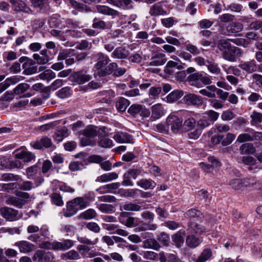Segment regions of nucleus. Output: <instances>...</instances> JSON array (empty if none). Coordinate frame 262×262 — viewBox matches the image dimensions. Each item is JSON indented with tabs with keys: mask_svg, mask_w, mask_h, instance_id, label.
Here are the masks:
<instances>
[{
	"mask_svg": "<svg viewBox=\"0 0 262 262\" xmlns=\"http://www.w3.org/2000/svg\"><path fill=\"white\" fill-rule=\"evenodd\" d=\"M93 56L97 60L93 67L95 78H96L97 76L106 77L112 74L113 71L117 67L116 62H112L108 64L110 61L109 57L102 52L97 53Z\"/></svg>",
	"mask_w": 262,
	"mask_h": 262,
	"instance_id": "nucleus-1",
	"label": "nucleus"
},
{
	"mask_svg": "<svg viewBox=\"0 0 262 262\" xmlns=\"http://www.w3.org/2000/svg\"><path fill=\"white\" fill-rule=\"evenodd\" d=\"M219 48L222 51V57L230 61H235V54L241 55V49L232 46L228 40H222L219 45Z\"/></svg>",
	"mask_w": 262,
	"mask_h": 262,
	"instance_id": "nucleus-2",
	"label": "nucleus"
},
{
	"mask_svg": "<svg viewBox=\"0 0 262 262\" xmlns=\"http://www.w3.org/2000/svg\"><path fill=\"white\" fill-rule=\"evenodd\" d=\"M92 78V76L85 70L73 72L69 77L71 82L76 83L78 84H83L89 81Z\"/></svg>",
	"mask_w": 262,
	"mask_h": 262,
	"instance_id": "nucleus-3",
	"label": "nucleus"
},
{
	"mask_svg": "<svg viewBox=\"0 0 262 262\" xmlns=\"http://www.w3.org/2000/svg\"><path fill=\"white\" fill-rule=\"evenodd\" d=\"M166 123L168 126H170L171 130L173 133H178L181 130L182 119L177 116L170 115L166 119Z\"/></svg>",
	"mask_w": 262,
	"mask_h": 262,
	"instance_id": "nucleus-4",
	"label": "nucleus"
},
{
	"mask_svg": "<svg viewBox=\"0 0 262 262\" xmlns=\"http://www.w3.org/2000/svg\"><path fill=\"white\" fill-rule=\"evenodd\" d=\"M33 258L36 262H54L53 254L50 252H45L43 250L37 251Z\"/></svg>",
	"mask_w": 262,
	"mask_h": 262,
	"instance_id": "nucleus-5",
	"label": "nucleus"
},
{
	"mask_svg": "<svg viewBox=\"0 0 262 262\" xmlns=\"http://www.w3.org/2000/svg\"><path fill=\"white\" fill-rule=\"evenodd\" d=\"M129 55V51L125 47L121 46L116 48L111 54V57L113 59H126Z\"/></svg>",
	"mask_w": 262,
	"mask_h": 262,
	"instance_id": "nucleus-6",
	"label": "nucleus"
},
{
	"mask_svg": "<svg viewBox=\"0 0 262 262\" xmlns=\"http://www.w3.org/2000/svg\"><path fill=\"white\" fill-rule=\"evenodd\" d=\"M167 61L165 55L160 52L153 53L149 65L151 66H160L165 63Z\"/></svg>",
	"mask_w": 262,
	"mask_h": 262,
	"instance_id": "nucleus-7",
	"label": "nucleus"
},
{
	"mask_svg": "<svg viewBox=\"0 0 262 262\" xmlns=\"http://www.w3.org/2000/svg\"><path fill=\"white\" fill-rule=\"evenodd\" d=\"M74 245V242L71 239H64L61 242H54L51 244L52 249L56 251H66Z\"/></svg>",
	"mask_w": 262,
	"mask_h": 262,
	"instance_id": "nucleus-8",
	"label": "nucleus"
},
{
	"mask_svg": "<svg viewBox=\"0 0 262 262\" xmlns=\"http://www.w3.org/2000/svg\"><path fill=\"white\" fill-rule=\"evenodd\" d=\"M183 100L188 105L201 106L203 104V100L202 98L195 94H188L186 95Z\"/></svg>",
	"mask_w": 262,
	"mask_h": 262,
	"instance_id": "nucleus-9",
	"label": "nucleus"
},
{
	"mask_svg": "<svg viewBox=\"0 0 262 262\" xmlns=\"http://www.w3.org/2000/svg\"><path fill=\"white\" fill-rule=\"evenodd\" d=\"M96 8L98 13L103 15L111 16L113 19L120 16V13L118 11L107 6L97 5Z\"/></svg>",
	"mask_w": 262,
	"mask_h": 262,
	"instance_id": "nucleus-10",
	"label": "nucleus"
},
{
	"mask_svg": "<svg viewBox=\"0 0 262 262\" xmlns=\"http://www.w3.org/2000/svg\"><path fill=\"white\" fill-rule=\"evenodd\" d=\"M114 139L119 143H133V137L126 132H118L113 137Z\"/></svg>",
	"mask_w": 262,
	"mask_h": 262,
	"instance_id": "nucleus-11",
	"label": "nucleus"
},
{
	"mask_svg": "<svg viewBox=\"0 0 262 262\" xmlns=\"http://www.w3.org/2000/svg\"><path fill=\"white\" fill-rule=\"evenodd\" d=\"M238 67L247 73L251 74L256 72V61L254 59L243 61L238 65Z\"/></svg>",
	"mask_w": 262,
	"mask_h": 262,
	"instance_id": "nucleus-12",
	"label": "nucleus"
},
{
	"mask_svg": "<svg viewBox=\"0 0 262 262\" xmlns=\"http://www.w3.org/2000/svg\"><path fill=\"white\" fill-rule=\"evenodd\" d=\"M31 145L35 149H41L43 147H52L53 144L51 140L45 136L41 138L39 140L31 143Z\"/></svg>",
	"mask_w": 262,
	"mask_h": 262,
	"instance_id": "nucleus-13",
	"label": "nucleus"
},
{
	"mask_svg": "<svg viewBox=\"0 0 262 262\" xmlns=\"http://www.w3.org/2000/svg\"><path fill=\"white\" fill-rule=\"evenodd\" d=\"M186 234L185 230H180L171 236L172 244L177 248H181L184 245V236Z\"/></svg>",
	"mask_w": 262,
	"mask_h": 262,
	"instance_id": "nucleus-14",
	"label": "nucleus"
},
{
	"mask_svg": "<svg viewBox=\"0 0 262 262\" xmlns=\"http://www.w3.org/2000/svg\"><path fill=\"white\" fill-rule=\"evenodd\" d=\"M188 230L191 234L201 235L206 231V228L199 223L190 221L188 223Z\"/></svg>",
	"mask_w": 262,
	"mask_h": 262,
	"instance_id": "nucleus-15",
	"label": "nucleus"
},
{
	"mask_svg": "<svg viewBox=\"0 0 262 262\" xmlns=\"http://www.w3.org/2000/svg\"><path fill=\"white\" fill-rule=\"evenodd\" d=\"M2 216L9 221H14L17 219L18 212L14 209L9 207H4L1 209Z\"/></svg>",
	"mask_w": 262,
	"mask_h": 262,
	"instance_id": "nucleus-16",
	"label": "nucleus"
},
{
	"mask_svg": "<svg viewBox=\"0 0 262 262\" xmlns=\"http://www.w3.org/2000/svg\"><path fill=\"white\" fill-rule=\"evenodd\" d=\"M202 242V238L199 237L193 234L188 235L186 238V245L191 249L196 248Z\"/></svg>",
	"mask_w": 262,
	"mask_h": 262,
	"instance_id": "nucleus-17",
	"label": "nucleus"
},
{
	"mask_svg": "<svg viewBox=\"0 0 262 262\" xmlns=\"http://www.w3.org/2000/svg\"><path fill=\"white\" fill-rule=\"evenodd\" d=\"M14 246L18 247L20 252L28 253L34 248V245L26 241H21L16 242Z\"/></svg>",
	"mask_w": 262,
	"mask_h": 262,
	"instance_id": "nucleus-18",
	"label": "nucleus"
},
{
	"mask_svg": "<svg viewBox=\"0 0 262 262\" xmlns=\"http://www.w3.org/2000/svg\"><path fill=\"white\" fill-rule=\"evenodd\" d=\"M149 14L151 16L157 17L160 15H167L168 13L161 5L158 3L151 6L149 9Z\"/></svg>",
	"mask_w": 262,
	"mask_h": 262,
	"instance_id": "nucleus-19",
	"label": "nucleus"
},
{
	"mask_svg": "<svg viewBox=\"0 0 262 262\" xmlns=\"http://www.w3.org/2000/svg\"><path fill=\"white\" fill-rule=\"evenodd\" d=\"M142 247L144 248L151 249L156 251L159 250L161 248L160 244L154 237L144 240L143 242Z\"/></svg>",
	"mask_w": 262,
	"mask_h": 262,
	"instance_id": "nucleus-20",
	"label": "nucleus"
},
{
	"mask_svg": "<svg viewBox=\"0 0 262 262\" xmlns=\"http://www.w3.org/2000/svg\"><path fill=\"white\" fill-rule=\"evenodd\" d=\"M120 186V184L118 182L112 183L101 186L97 188L96 191L100 194L111 193L113 192V190L117 189Z\"/></svg>",
	"mask_w": 262,
	"mask_h": 262,
	"instance_id": "nucleus-21",
	"label": "nucleus"
},
{
	"mask_svg": "<svg viewBox=\"0 0 262 262\" xmlns=\"http://www.w3.org/2000/svg\"><path fill=\"white\" fill-rule=\"evenodd\" d=\"M22 67L25 75H32L37 72V66H35V62L32 59L27 63H24Z\"/></svg>",
	"mask_w": 262,
	"mask_h": 262,
	"instance_id": "nucleus-22",
	"label": "nucleus"
},
{
	"mask_svg": "<svg viewBox=\"0 0 262 262\" xmlns=\"http://www.w3.org/2000/svg\"><path fill=\"white\" fill-rule=\"evenodd\" d=\"M185 64L184 63L183 65H178V63L174 61L170 60L167 62L166 66L164 68V72L169 75H171L174 73V68H176L177 69L181 70L183 69L184 66Z\"/></svg>",
	"mask_w": 262,
	"mask_h": 262,
	"instance_id": "nucleus-23",
	"label": "nucleus"
},
{
	"mask_svg": "<svg viewBox=\"0 0 262 262\" xmlns=\"http://www.w3.org/2000/svg\"><path fill=\"white\" fill-rule=\"evenodd\" d=\"M118 177V174L116 172L106 173L98 177L96 179V182L106 183L117 179Z\"/></svg>",
	"mask_w": 262,
	"mask_h": 262,
	"instance_id": "nucleus-24",
	"label": "nucleus"
},
{
	"mask_svg": "<svg viewBox=\"0 0 262 262\" xmlns=\"http://www.w3.org/2000/svg\"><path fill=\"white\" fill-rule=\"evenodd\" d=\"M138 186L145 189H152L156 186V183L151 179H142L138 181L137 183Z\"/></svg>",
	"mask_w": 262,
	"mask_h": 262,
	"instance_id": "nucleus-25",
	"label": "nucleus"
},
{
	"mask_svg": "<svg viewBox=\"0 0 262 262\" xmlns=\"http://www.w3.org/2000/svg\"><path fill=\"white\" fill-rule=\"evenodd\" d=\"M239 151L242 155H253L256 149L252 144L246 143L241 145Z\"/></svg>",
	"mask_w": 262,
	"mask_h": 262,
	"instance_id": "nucleus-26",
	"label": "nucleus"
},
{
	"mask_svg": "<svg viewBox=\"0 0 262 262\" xmlns=\"http://www.w3.org/2000/svg\"><path fill=\"white\" fill-rule=\"evenodd\" d=\"M80 135L94 138L97 135V127L92 125H88L80 132Z\"/></svg>",
	"mask_w": 262,
	"mask_h": 262,
	"instance_id": "nucleus-27",
	"label": "nucleus"
},
{
	"mask_svg": "<svg viewBox=\"0 0 262 262\" xmlns=\"http://www.w3.org/2000/svg\"><path fill=\"white\" fill-rule=\"evenodd\" d=\"M69 135V129L66 126H63L56 130L53 137L55 140L60 142L62 141L64 138L68 137Z\"/></svg>",
	"mask_w": 262,
	"mask_h": 262,
	"instance_id": "nucleus-28",
	"label": "nucleus"
},
{
	"mask_svg": "<svg viewBox=\"0 0 262 262\" xmlns=\"http://www.w3.org/2000/svg\"><path fill=\"white\" fill-rule=\"evenodd\" d=\"M130 102L124 97H119L116 103L117 110L120 112H124L129 106Z\"/></svg>",
	"mask_w": 262,
	"mask_h": 262,
	"instance_id": "nucleus-29",
	"label": "nucleus"
},
{
	"mask_svg": "<svg viewBox=\"0 0 262 262\" xmlns=\"http://www.w3.org/2000/svg\"><path fill=\"white\" fill-rule=\"evenodd\" d=\"M212 256V252L210 248L204 249L194 262H205Z\"/></svg>",
	"mask_w": 262,
	"mask_h": 262,
	"instance_id": "nucleus-30",
	"label": "nucleus"
},
{
	"mask_svg": "<svg viewBox=\"0 0 262 262\" xmlns=\"http://www.w3.org/2000/svg\"><path fill=\"white\" fill-rule=\"evenodd\" d=\"M92 26L95 29L107 30L110 28L106 22L97 17L94 18Z\"/></svg>",
	"mask_w": 262,
	"mask_h": 262,
	"instance_id": "nucleus-31",
	"label": "nucleus"
},
{
	"mask_svg": "<svg viewBox=\"0 0 262 262\" xmlns=\"http://www.w3.org/2000/svg\"><path fill=\"white\" fill-rule=\"evenodd\" d=\"M15 157L17 159H22L25 162H30L32 160L35 156L32 152L25 150H21L15 154Z\"/></svg>",
	"mask_w": 262,
	"mask_h": 262,
	"instance_id": "nucleus-32",
	"label": "nucleus"
},
{
	"mask_svg": "<svg viewBox=\"0 0 262 262\" xmlns=\"http://www.w3.org/2000/svg\"><path fill=\"white\" fill-rule=\"evenodd\" d=\"M14 10L16 12H23L26 13L31 14L32 13V10L26 5V4L21 1H19L16 5L13 7Z\"/></svg>",
	"mask_w": 262,
	"mask_h": 262,
	"instance_id": "nucleus-33",
	"label": "nucleus"
},
{
	"mask_svg": "<svg viewBox=\"0 0 262 262\" xmlns=\"http://www.w3.org/2000/svg\"><path fill=\"white\" fill-rule=\"evenodd\" d=\"M53 184L57 186L61 191L70 193H73L75 191L74 188L71 187L64 182L55 180L53 182Z\"/></svg>",
	"mask_w": 262,
	"mask_h": 262,
	"instance_id": "nucleus-34",
	"label": "nucleus"
},
{
	"mask_svg": "<svg viewBox=\"0 0 262 262\" xmlns=\"http://www.w3.org/2000/svg\"><path fill=\"white\" fill-rule=\"evenodd\" d=\"M243 25L239 22L230 23L227 27V31L231 33H237L243 30Z\"/></svg>",
	"mask_w": 262,
	"mask_h": 262,
	"instance_id": "nucleus-35",
	"label": "nucleus"
},
{
	"mask_svg": "<svg viewBox=\"0 0 262 262\" xmlns=\"http://www.w3.org/2000/svg\"><path fill=\"white\" fill-rule=\"evenodd\" d=\"M164 110L161 104H157L152 106L151 117L154 119H159L164 115Z\"/></svg>",
	"mask_w": 262,
	"mask_h": 262,
	"instance_id": "nucleus-36",
	"label": "nucleus"
},
{
	"mask_svg": "<svg viewBox=\"0 0 262 262\" xmlns=\"http://www.w3.org/2000/svg\"><path fill=\"white\" fill-rule=\"evenodd\" d=\"M6 202L8 205H13L20 208L25 205L26 201L24 199L17 197L12 196L8 198Z\"/></svg>",
	"mask_w": 262,
	"mask_h": 262,
	"instance_id": "nucleus-37",
	"label": "nucleus"
},
{
	"mask_svg": "<svg viewBox=\"0 0 262 262\" xmlns=\"http://www.w3.org/2000/svg\"><path fill=\"white\" fill-rule=\"evenodd\" d=\"M76 206V205L73 202V200L69 201L67 203V211L65 212L64 215L68 217L75 214L78 211V208Z\"/></svg>",
	"mask_w": 262,
	"mask_h": 262,
	"instance_id": "nucleus-38",
	"label": "nucleus"
},
{
	"mask_svg": "<svg viewBox=\"0 0 262 262\" xmlns=\"http://www.w3.org/2000/svg\"><path fill=\"white\" fill-rule=\"evenodd\" d=\"M158 228V225L156 224H150L142 222L138 227L136 228L137 231H145L146 230H156Z\"/></svg>",
	"mask_w": 262,
	"mask_h": 262,
	"instance_id": "nucleus-39",
	"label": "nucleus"
},
{
	"mask_svg": "<svg viewBox=\"0 0 262 262\" xmlns=\"http://www.w3.org/2000/svg\"><path fill=\"white\" fill-rule=\"evenodd\" d=\"M184 95V92L182 90H177L171 92L166 97L167 100L169 102H173L181 97Z\"/></svg>",
	"mask_w": 262,
	"mask_h": 262,
	"instance_id": "nucleus-40",
	"label": "nucleus"
},
{
	"mask_svg": "<svg viewBox=\"0 0 262 262\" xmlns=\"http://www.w3.org/2000/svg\"><path fill=\"white\" fill-rule=\"evenodd\" d=\"M157 239L159 243L162 244L164 246L169 247L170 245L169 235L164 232H161L157 235Z\"/></svg>",
	"mask_w": 262,
	"mask_h": 262,
	"instance_id": "nucleus-41",
	"label": "nucleus"
},
{
	"mask_svg": "<svg viewBox=\"0 0 262 262\" xmlns=\"http://www.w3.org/2000/svg\"><path fill=\"white\" fill-rule=\"evenodd\" d=\"M31 2L32 6L40 11H44L48 6L47 0H31Z\"/></svg>",
	"mask_w": 262,
	"mask_h": 262,
	"instance_id": "nucleus-42",
	"label": "nucleus"
},
{
	"mask_svg": "<svg viewBox=\"0 0 262 262\" xmlns=\"http://www.w3.org/2000/svg\"><path fill=\"white\" fill-rule=\"evenodd\" d=\"M56 76L55 73L50 69H48L40 73L38 77L42 80L49 81Z\"/></svg>",
	"mask_w": 262,
	"mask_h": 262,
	"instance_id": "nucleus-43",
	"label": "nucleus"
},
{
	"mask_svg": "<svg viewBox=\"0 0 262 262\" xmlns=\"http://www.w3.org/2000/svg\"><path fill=\"white\" fill-rule=\"evenodd\" d=\"M100 211L104 213H113L115 212V207L111 204H101L98 205Z\"/></svg>",
	"mask_w": 262,
	"mask_h": 262,
	"instance_id": "nucleus-44",
	"label": "nucleus"
},
{
	"mask_svg": "<svg viewBox=\"0 0 262 262\" xmlns=\"http://www.w3.org/2000/svg\"><path fill=\"white\" fill-rule=\"evenodd\" d=\"M206 66L208 71L212 74L219 75L221 73V69L219 67L218 64L214 63V62H212L207 60Z\"/></svg>",
	"mask_w": 262,
	"mask_h": 262,
	"instance_id": "nucleus-45",
	"label": "nucleus"
},
{
	"mask_svg": "<svg viewBox=\"0 0 262 262\" xmlns=\"http://www.w3.org/2000/svg\"><path fill=\"white\" fill-rule=\"evenodd\" d=\"M87 196L76 198L73 199V202H74L76 206H78L80 208H85L89 204V202L87 201Z\"/></svg>",
	"mask_w": 262,
	"mask_h": 262,
	"instance_id": "nucleus-46",
	"label": "nucleus"
},
{
	"mask_svg": "<svg viewBox=\"0 0 262 262\" xmlns=\"http://www.w3.org/2000/svg\"><path fill=\"white\" fill-rule=\"evenodd\" d=\"M122 209L126 211H138L141 209V206L139 204L130 203L123 205L121 208V210Z\"/></svg>",
	"mask_w": 262,
	"mask_h": 262,
	"instance_id": "nucleus-47",
	"label": "nucleus"
},
{
	"mask_svg": "<svg viewBox=\"0 0 262 262\" xmlns=\"http://www.w3.org/2000/svg\"><path fill=\"white\" fill-rule=\"evenodd\" d=\"M186 215L189 218H198L200 220L203 219L204 216L203 214L200 211L194 209H191L188 210Z\"/></svg>",
	"mask_w": 262,
	"mask_h": 262,
	"instance_id": "nucleus-48",
	"label": "nucleus"
},
{
	"mask_svg": "<svg viewBox=\"0 0 262 262\" xmlns=\"http://www.w3.org/2000/svg\"><path fill=\"white\" fill-rule=\"evenodd\" d=\"M201 75V73L199 72H195L190 74L187 77V81L191 82V85H197L199 81H200Z\"/></svg>",
	"mask_w": 262,
	"mask_h": 262,
	"instance_id": "nucleus-49",
	"label": "nucleus"
},
{
	"mask_svg": "<svg viewBox=\"0 0 262 262\" xmlns=\"http://www.w3.org/2000/svg\"><path fill=\"white\" fill-rule=\"evenodd\" d=\"M161 23L165 28H169L177 23V20L174 17H169L161 19Z\"/></svg>",
	"mask_w": 262,
	"mask_h": 262,
	"instance_id": "nucleus-50",
	"label": "nucleus"
},
{
	"mask_svg": "<svg viewBox=\"0 0 262 262\" xmlns=\"http://www.w3.org/2000/svg\"><path fill=\"white\" fill-rule=\"evenodd\" d=\"M96 215V212L93 209H89L84 212L81 213L80 217L85 220H90L94 218Z\"/></svg>",
	"mask_w": 262,
	"mask_h": 262,
	"instance_id": "nucleus-51",
	"label": "nucleus"
},
{
	"mask_svg": "<svg viewBox=\"0 0 262 262\" xmlns=\"http://www.w3.org/2000/svg\"><path fill=\"white\" fill-rule=\"evenodd\" d=\"M130 62L139 63L142 60V52H138L137 53L129 55L127 58Z\"/></svg>",
	"mask_w": 262,
	"mask_h": 262,
	"instance_id": "nucleus-52",
	"label": "nucleus"
},
{
	"mask_svg": "<svg viewBox=\"0 0 262 262\" xmlns=\"http://www.w3.org/2000/svg\"><path fill=\"white\" fill-rule=\"evenodd\" d=\"M138 189H120L118 193L125 197H134L136 195Z\"/></svg>",
	"mask_w": 262,
	"mask_h": 262,
	"instance_id": "nucleus-53",
	"label": "nucleus"
},
{
	"mask_svg": "<svg viewBox=\"0 0 262 262\" xmlns=\"http://www.w3.org/2000/svg\"><path fill=\"white\" fill-rule=\"evenodd\" d=\"M80 143L82 146H94L96 144L94 138L85 136H83L80 138Z\"/></svg>",
	"mask_w": 262,
	"mask_h": 262,
	"instance_id": "nucleus-54",
	"label": "nucleus"
},
{
	"mask_svg": "<svg viewBox=\"0 0 262 262\" xmlns=\"http://www.w3.org/2000/svg\"><path fill=\"white\" fill-rule=\"evenodd\" d=\"M204 115L208 118V120H210V122L213 124L214 122L218 119L220 114L213 110H209L206 112Z\"/></svg>",
	"mask_w": 262,
	"mask_h": 262,
	"instance_id": "nucleus-55",
	"label": "nucleus"
},
{
	"mask_svg": "<svg viewBox=\"0 0 262 262\" xmlns=\"http://www.w3.org/2000/svg\"><path fill=\"white\" fill-rule=\"evenodd\" d=\"M29 85L26 83H21L17 85L13 90L14 93L15 95H19L24 93L29 88Z\"/></svg>",
	"mask_w": 262,
	"mask_h": 262,
	"instance_id": "nucleus-56",
	"label": "nucleus"
},
{
	"mask_svg": "<svg viewBox=\"0 0 262 262\" xmlns=\"http://www.w3.org/2000/svg\"><path fill=\"white\" fill-rule=\"evenodd\" d=\"M241 162L246 165L254 166L256 164V160L253 157L246 156L242 157Z\"/></svg>",
	"mask_w": 262,
	"mask_h": 262,
	"instance_id": "nucleus-57",
	"label": "nucleus"
},
{
	"mask_svg": "<svg viewBox=\"0 0 262 262\" xmlns=\"http://www.w3.org/2000/svg\"><path fill=\"white\" fill-rule=\"evenodd\" d=\"M71 92L70 88L68 86L64 87L57 92V95L59 98L64 99L70 96Z\"/></svg>",
	"mask_w": 262,
	"mask_h": 262,
	"instance_id": "nucleus-58",
	"label": "nucleus"
},
{
	"mask_svg": "<svg viewBox=\"0 0 262 262\" xmlns=\"http://www.w3.org/2000/svg\"><path fill=\"white\" fill-rule=\"evenodd\" d=\"M212 123L210 122V120H208V118L206 116H204L198 121V126L201 129H204L209 126Z\"/></svg>",
	"mask_w": 262,
	"mask_h": 262,
	"instance_id": "nucleus-59",
	"label": "nucleus"
},
{
	"mask_svg": "<svg viewBox=\"0 0 262 262\" xmlns=\"http://www.w3.org/2000/svg\"><path fill=\"white\" fill-rule=\"evenodd\" d=\"M251 118V124L255 125V124L262 122V114L254 111L250 115Z\"/></svg>",
	"mask_w": 262,
	"mask_h": 262,
	"instance_id": "nucleus-60",
	"label": "nucleus"
},
{
	"mask_svg": "<svg viewBox=\"0 0 262 262\" xmlns=\"http://www.w3.org/2000/svg\"><path fill=\"white\" fill-rule=\"evenodd\" d=\"M51 200L52 202L56 206H61L63 205L62 196L59 193H53L51 195Z\"/></svg>",
	"mask_w": 262,
	"mask_h": 262,
	"instance_id": "nucleus-61",
	"label": "nucleus"
},
{
	"mask_svg": "<svg viewBox=\"0 0 262 262\" xmlns=\"http://www.w3.org/2000/svg\"><path fill=\"white\" fill-rule=\"evenodd\" d=\"M98 145L103 148H110L113 146V141L106 137H102L98 142Z\"/></svg>",
	"mask_w": 262,
	"mask_h": 262,
	"instance_id": "nucleus-62",
	"label": "nucleus"
},
{
	"mask_svg": "<svg viewBox=\"0 0 262 262\" xmlns=\"http://www.w3.org/2000/svg\"><path fill=\"white\" fill-rule=\"evenodd\" d=\"M64 256L66 259L71 260H77L80 258V255L74 250H70L64 253Z\"/></svg>",
	"mask_w": 262,
	"mask_h": 262,
	"instance_id": "nucleus-63",
	"label": "nucleus"
},
{
	"mask_svg": "<svg viewBox=\"0 0 262 262\" xmlns=\"http://www.w3.org/2000/svg\"><path fill=\"white\" fill-rule=\"evenodd\" d=\"M142 255L145 259L150 260H155L158 258V254L151 251H144Z\"/></svg>",
	"mask_w": 262,
	"mask_h": 262,
	"instance_id": "nucleus-64",
	"label": "nucleus"
}]
</instances>
